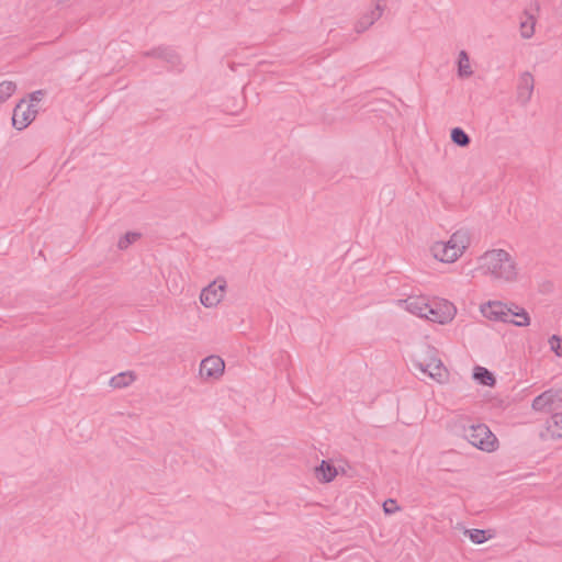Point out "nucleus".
<instances>
[{
	"mask_svg": "<svg viewBox=\"0 0 562 562\" xmlns=\"http://www.w3.org/2000/svg\"><path fill=\"white\" fill-rule=\"evenodd\" d=\"M464 438L473 447L484 452H494L498 448L496 436L485 425L470 426L465 429Z\"/></svg>",
	"mask_w": 562,
	"mask_h": 562,
	"instance_id": "obj_2",
	"label": "nucleus"
},
{
	"mask_svg": "<svg viewBox=\"0 0 562 562\" xmlns=\"http://www.w3.org/2000/svg\"><path fill=\"white\" fill-rule=\"evenodd\" d=\"M37 109L32 103H26L25 99L19 101L12 113V126L22 131L26 128L36 117Z\"/></svg>",
	"mask_w": 562,
	"mask_h": 562,
	"instance_id": "obj_5",
	"label": "nucleus"
},
{
	"mask_svg": "<svg viewBox=\"0 0 562 562\" xmlns=\"http://www.w3.org/2000/svg\"><path fill=\"white\" fill-rule=\"evenodd\" d=\"M457 314V307L448 300L440 299L428 303L425 318L441 325L450 323Z\"/></svg>",
	"mask_w": 562,
	"mask_h": 562,
	"instance_id": "obj_3",
	"label": "nucleus"
},
{
	"mask_svg": "<svg viewBox=\"0 0 562 562\" xmlns=\"http://www.w3.org/2000/svg\"><path fill=\"white\" fill-rule=\"evenodd\" d=\"M416 363L423 373L428 374L437 382H443L448 378L447 369L435 353H419Z\"/></svg>",
	"mask_w": 562,
	"mask_h": 562,
	"instance_id": "obj_4",
	"label": "nucleus"
},
{
	"mask_svg": "<svg viewBox=\"0 0 562 562\" xmlns=\"http://www.w3.org/2000/svg\"><path fill=\"white\" fill-rule=\"evenodd\" d=\"M374 2H375V5H376L378 4V0H374Z\"/></svg>",
	"mask_w": 562,
	"mask_h": 562,
	"instance_id": "obj_31",
	"label": "nucleus"
},
{
	"mask_svg": "<svg viewBox=\"0 0 562 562\" xmlns=\"http://www.w3.org/2000/svg\"><path fill=\"white\" fill-rule=\"evenodd\" d=\"M562 403V395L560 392L547 391L537 396L532 402V408L537 412H546Z\"/></svg>",
	"mask_w": 562,
	"mask_h": 562,
	"instance_id": "obj_11",
	"label": "nucleus"
},
{
	"mask_svg": "<svg viewBox=\"0 0 562 562\" xmlns=\"http://www.w3.org/2000/svg\"><path fill=\"white\" fill-rule=\"evenodd\" d=\"M464 535L475 544L484 543L491 538L487 531L481 529H469L464 531Z\"/></svg>",
	"mask_w": 562,
	"mask_h": 562,
	"instance_id": "obj_23",
	"label": "nucleus"
},
{
	"mask_svg": "<svg viewBox=\"0 0 562 562\" xmlns=\"http://www.w3.org/2000/svg\"><path fill=\"white\" fill-rule=\"evenodd\" d=\"M548 344L550 347V351H562V337L558 335H552L548 339Z\"/></svg>",
	"mask_w": 562,
	"mask_h": 562,
	"instance_id": "obj_28",
	"label": "nucleus"
},
{
	"mask_svg": "<svg viewBox=\"0 0 562 562\" xmlns=\"http://www.w3.org/2000/svg\"><path fill=\"white\" fill-rule=\"evenodd\" d=\"M540 436L543 439L562 438V413H555L547 420Z\"/></svg>",
	"mask_w": 562,
	"mask_h": 562,
	"instance_id": "obj_12",
	"label": "nucleus"
},
{
	"mask_svg": "<svg viewBox=\"0 0 562 562\" xmlns=\"http://www.w3.org/2000/svg\"><path fill=\"white\" fill-rule=\"evenodd\" d=\"M472 74L469 56L465 50H461L458 60V75L460 77H470Z\"/></svg>",
	"mask_w": 562,
	"mask_h": 562,
	"instance_id": "obj_21",
	"label": "nucleus"
},
{
	"mask_svg": "<svg viewBox=\"0 0 562 562\" xmlns=\"http://www.w3.org/2000/svg\"><path fill=\"white\" fill-rule=\"evenodd\" d=\"M373 24L372 20L370 19V16H367V14H364L363 16H361L359 19V21L357 22L356 24V31L358 33H362L364 32L366 30H368L371 25Z\"/></svg>",
	"mask_w": 562,
	"mask_h": 562,
	"instance_id": "obj_27",
	"label": "nucleus"
},
{
	"mask_svg": "<svg viewBox=\"0 0 562 562\" xmlns=\"http://www.w3.org/2000/svg\"><path fill=\"white\" fill-rule=\"evenodd\" d=\"M450 136L452 143L459 147H467L471 143L470 136L461 127L452 128Z\"/></svg>",
	"mask_w": 562,
	"mask_h": 562,
	"instance_id": "obj_22",
	"label": "nucleus"
},
{
	"mask_svg": "<svg viewBox=\"0 0 562 562\" xmlns=\"http://www.w3.org/2000/svg\"><path fill=\"white\" fill-rule=\"evenodd\" d=\"M226 282L216 280L204 288L200 294V301L205 307L216 306L224 297Z\"/></svg>",
	"mask_w": 562,
	"mask_h": 562,
	"instance_id": "obj_8",
	"label": "nucleus"
},
{
	"mask_svg": "<svg viewBox=\"0 0 562 562\" xmlns=\"http://www.w3.org/2000/svg\"><path fill=\"white\" fill-rule=\"evenodd\" d=\"M472 379L476 383L484 385V386H494L495 381H496L494 374L491 371H488L486 368L480 367V366H476L473 368Z\"/></svg>",
	"mask_w": 562,
	"mask_h": 562,
	"instance_id": "obj_17",
	"label": "nucleus"
},
{
	"mask_svg": "<svg viewBox=\"0 0 562 562\" xmlns=\"http://www.w3.org/2000/svg\"><path fill=\"white\" fill-rule=\"evenodd\" d=\"M510 306L513 307V314L509 317V322L516 326L522 327L528 326L530 324V317L527 313V311L522 307H519L518 305L512 303Z\"/></svg>",
	"mask_w": 562,
	"mask_h": 562,
	"instance_id": "obj_19",
	"label": "nucleus"
},
{
	"mask_svg": "<svg viewBox=\"0 0 562 562\" xmlns=\"http://www.w3.org/2000/svg\"><path fill=\"white\" fill-rule=\"evenodd\" d=\"M402 303L409 313L425 318L429 301L425 296H408Z\"/></svg>",
	"mask_w": 562,
	"mask_h": 562,
	"instance_id": "obj_13",
	"label": "nucleus"
},
{
	"mask_svg": "<svg viewBox=\"0 0 562 562\" xmlns=\"http://www.w3.org/2000/svg\"><path fill=\"white\" fill-rule=\"evenodd\" d=\"M135 380L132 372H121L110 380V385L114 389H122L131 385Z\"/></svg>",
	"mask_w": 562,
	"mask_h": 562,
	"instance_id": "obj_20",
	"label": "nucleus"
},
{
	"mask_svg": "<svg viewBox=\"0 0 562 562\" xmlns=\"http://www.w3.org/2000/svg\"><path fill=\"white\" fill-rule=\"evenodd\" d=\"M225 370V362L218 355H210L201 361L200 375L203 379H217Z\"/></svg>",
	"mask_w": 562,
	"mask_h": 562,
	"instance_id": "obj_9",
	"label": "nucleus"
},
{
	"mask_svg": "<svg viewBox=\"0 0 562 562\" xmlns=\"http://www.w3.org/2000/svg\"><path fill=\"white\" fill-rule=\"evenodd\" d=\"M535 89V79L531 72L525 71L520 75L517 85V102L526 105L530 100Z\"/></svg>",
	"mask_w": 562,
	"mask_h": 562,
	"instance_id": "obj_10",
	"label": "nucleus"
},
{
	"mask_svg": "<svg viewBox=\"0 0 562 562\" xmlns=\"http://www.w3.org/2000/svg\"><path fill=\"white\" fill-rule=\"evenodd\" d=\"M482 315L493 322L508 323L513 307L501 301H488L480 306Z\"/></svg>",
	"mask_w": 562,
	"mask_h": 562,
	"instance_id": "obj_6",
	"label": "nucleus"
},
{
	"mask_svg": "<svg viewBox=\"0 0 562 562\" xmlns=\"http://www.w3.org/2000/svg\"><path fill=\"white\" fill-rule=\"evenodd\" d=\"M431 251L434 257L441 262H454L458 258L456 256L457 251H453L451 246L448 243L438 241L431 247Z\"/></svg>",
	"mask_w": 562,
	"mask_h": 562,
	"instance_id": "obj_15",
	"label": "nucleus"
},
{
	"mask_svg": "<svg viewBox=\"0 0 562 562\" xmlns=\"http://www.w3.org/2000/svg\"><path fill=\"white\" fill-rule=\"evenodd\" d=\"M15 90V82L9 80L0 82V103L7 101Z\"/></svg>",
	"mask_w": 562,
	"mask_h": 562,
	"instance_id": "obj_24",
	"label": "nucleus"
},
{
	"mask_svg": "<svg viewBox=\"0 0 562 562\" xmlns=\"http://www.w3.org/2000/svg\"><path fill=\"white\" fill-rule=\"evenodd\" d=\"M447 243L451 246L453 251H457L456 256L459 258L470 244L469 233L462 229L457 231L451 235Z\"/></svg>",
	"mask_w": 562,
	"mask_h": 562,
	"instance_id": "obj_14",
	"label": "nucleus"
},
{
	"mask_svg": "<svg viewBox=\"0 0 562 562\" xmlns=\"http://www.w3.org/2000/svg\"><path fill=\"white\" fill-rule=\"evenodd\" d=\"M45 94L44 90H36L29 94L30 103L33 104V102H40Z\"/></svg>",
	"mask_w": 562,
	"mask_h": 562,
	"instance_id": "obj_30",
	"label": "nucleus"
},
{
	"mask_svg": "<svg viewBox=\"0 0 562 562\" xmlns=\"http://www.w3.org/2000/svg\"><path fill=\"white\" fill-rule=\"evenodd\" d=\"M311 472L315 482L319 484H329L344 473L333 460H321Z\"/></svg>",
	"mask_w": 562,
	"mask_h": 562,
	"instance_id": "obj_7",
	"label": "nucleus"
},
{
	"mask_svg": "<svg viewBox=\"0 0 562 562\" xmlns=\"http://www.w3.org/2000/svg\"><path fill=\"white\" fill-rule=\"evenodd\" d=\"M385 2L386 0H378V4L374 9L370 13H367V16H370L373 23L382 16L385 9Z\"/></svg>",
	"mask_w": 562,
	"mask_h": 562,
	"instance_id": "obj_26",
	"label": "nucleus"
},
{
	"mask_svg": "<svg viewBox=\"0 0 562 562\" xmlns=\"http://www.w3.org/2000/svg\"><path fill=\"white\" fill-rule=\"evenodd\" d=\"M480 269L494 280L513 282L517 279L516 262L510 254L504 249H492L480 257Z\"/></svg>",
	"mask_w": 562,
	"mask_h": 562,
	"instance_id": "obj_1",
	"label": "nucleus"
},
{
	"mask_svg": "<svg viewBox=\"0 0 562 562\" xmlns=\"http://www.w3.org/2000/svg\"><path fill=\"white\" fill-rule=\"evenodd\" d=\"M400 507L394 499H386L383 503V510L385 514H394L398 512Z\"/></svg>",
	"mask_w": 562,
	"mask_h": 562,
	"instance_id": "obj_29",
	"label": "nucleus"
},
{
	"mask_svg": "<svg viewBox=\"0 0 562 562\" xmlns=\"http://www.w3.org/2000/svg\"><path fill=\"white\" fill-rule=\"evenodd\" d=\"M535 26H536V18L528 13L527 11L524 12V16L520 19L519 23V30L520 35L522 38H531L535 34Z\"/></svg>",
	"mask_w": 562,
	"mask_h": 562,
	"instance_id": "obj_18",
	"label": "nucleus"
},
{
	"mask_svg": "<svg viewBox=\"0 0 562 562\" xmlns=\"http://www.w3.org/2000/svg\"><path fill=\"white\" fill-rule=\"evenodd\" d=\"M147 57H156L166 60L172 66L179 63V55L169 47H157L145 53Z\"/></svg>",
	"mask_w": 562,
	"mask_h": 562,
	"instance_id": "obj_16",
	"label": "nucleus"
},
{
	"mask_svg": "<svg viewBox=\"0 0 562 562\" xmlns=\"http://www.w3.org/2000/svg\"><path fill=\"white\" fill-rule=\"evenodd\" d=\"M140 236H142L140 233L127 232L119 239V241H117L119 249L124 250V249L128 248V246L132 245L133 243H135L137 239H139Z\"/></svg>",
	"mask_w": 562,
	"mask_h": 562,
	"instance_id": "obj_25",
	"label": "nucleus"
}]
</instances>
